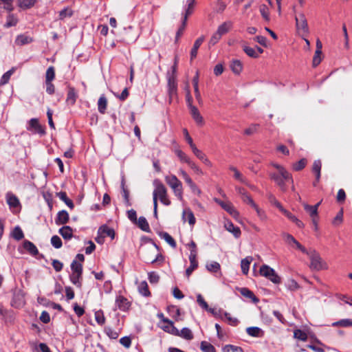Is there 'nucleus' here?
<instances>
[{
    "mask_svg": "<svg viewBox=\"0 0 352 352\" xmlns=\"http://www.w3.org/2000/svg\"><path fill=\"white\" fill-rule=\"evenodd\" d=\"M271 166L276 169V172L270 173V177L273 180L280 188L281 190H286V183H294L292 175L283 166L272 163Z\"/></svg>",
    "mask_w": 352,
    "mask_h": 352,
    "instance_id": "f257e3e1",
    "label": "nucleus"
},
{
    "mask_svg": "<svg viewBox=\"0 0 352 352\" xmlns=\"http://www.w3.org/2000/svg\"><path fill=\"white\" fill-rule=\"evenodd\" d=\"M141 252L142 258L146 263H154L164 261V256L159 253L158 246L155 243L148 247H143Z\"/></svg>",
    "mask_w": 352,
    "mask_h": 352,
    "instance_id": "f03ea898",
    "label": "nucleus"
},
{
    "mask_svg": "<svg viewBox=\"0 0 352 352\" xmlns=\"http://www.w3.org/2000/svg\"><path fill=\"white\" fill-rule=\"evenodd\" d=\"M155 189L153 192V204L157 203V199L165 206H170L171 202L168 197L166 186L159 180L154 181Z\"/></svg>",
    "mask_w": 352,
    "mask_h": 352,
    "instance_id": "7ed1b4c3",
    "label": "nucleus"
},
{
    "mask_svg": "<svg viewBox=\"0 0 352 352\" xmlns=\"http://www.w3.org/2000/svg\"><path fill=\"white\" fill-rule=\"evenodd\" d=\"M309 256L310 259L309 267L311 270L320 271L322 270H327L328 268L327 264L322 260L319 253L315 250H307L306 252H303Z\"/></svg>",
    "mask_w": 352,
    "mask_h": 352,
    "instance_id": "20e7f679",
    "label": "nucleus"
},
{
    "mask_svg": "<svg viewBox=\"0 0 352 352\" xmlns=\"http://www.w3.org/2000/svg\"><path fill=\"white\" fill-rule=\"evenodd\" d=\"M165 182L172 188L175 195L179 200L183 199V188L182 182L174 175H166Z\"/></svg>",
    "mask_w": 352,
    "mask_h": 352,
    "instance_id": "39448f33",
    "label": "nucleus"
},
{
    "mask_svg": "<svg viewBox=\"0 0 352 352\" xmlns=\"http://www.w3.org/2000/svg\"><path fill=\"white\" fill-rule=\"evenodd\" d=\"M296 27L299 34L307 36L309 34V27L304 13L300 12L295 16Z\"/></svg>",
    "mask_w": 352,
    "mask_h": 352,
    "instance_id": "423d86ee",
    "label": "nucleus"
},
{
    "mask_svg": "<svg viewBox=\"0 0 352 352\" xmlns=\"http://www.w3.org/2000/svg\"><path fill=\"white\" fill-rule=\"evenodd\" d=\"M177 82L176 76L168 74V91L170 100L177 96Z\"/></svg>",
    "mask_w": 352,
    "mask_h": 352,
    "instance_id": "0eeeda50",
    "label": "nucleus"
},
{
    "mask_svg": "<svg viewBox=\"0 0 352 352\" xmlns=\"http://www.w3.org/2000/svg\"><path fill=\"white\" fill-rule=\"evenodd\" d=\"M28 130H34V133H38L41 135L45 134V127L40 124L37 118H32L29 121V127H28Z\"/></svg>",
    "mask_w": 352,
    "mask_h": 352,
    "instance_id": "6e6552de",
    "label": "nucleus"
},
{
    "mask_svg": "<svg viewBox=\"0 0 352 352\" xmlns=\"http://www.w3.org/2000/svg\"><path fill=\"white\" fill-rule=\"evenodd\" d=\"M116 305L120 310L125 311L129 309L131 302L123 296H119L116 298Z\"/></svg>",
    "mask_w": 352,
    "mask_h": 352,
    "instance_id": "1a4fd4ad",
    "label": "nucleus"
},
{
    "mask_svg": "<svg viewBox=\"0 0 352 352\" xmlns=\"http://www.w3.org/2000/svg\"><path fill=\"white\" fill-rule=\"evenodd\" d=\"M69 220V213L65 210H60L57 213V216L55 218V223L57 226L65 225L68 223Z\"/></svg>",
    "mask_w": 352,
    "mask_h": 352,
    "instance_id": "9d476101",
    "label": "nucleus"
},
{
    "mask_svg": "<svg viewBox=\"0 0 352 352\" xmlns=\"http://www.w3.org/2000/svg\"><path fill=\"white\" fill-rule=\"evenodd\" d=\"M67 94L66 102L71 105H74L76 101L78 98L77 92L74 87L70 86L69 85L67 86Z\"/></svg>",
    "mask_w": 352,
    "mask_h": 352,
    "instance_id": "9b49d317",
    "label": "nucleus"
},
{
    "mask_svg": "<svg viewBox=\"0 0 352 352\" xmlns=\"http://www.w3.org/2000/svg\"><path fill=\"white\" fill-rule=\"evenodd\" d=\"M189 109L191 116L196 122V123L199 125H203L204 123V118L200 114L198 109L194 105H190V108Z\"/></svg>",
    "mask_w": 352,
    "mask_h": 352,
    "instance_id": "f8f14e48",
    "label": "nucleus"
},
{
    "mask_svg": "<svg viewBox=\"0 0 352 352\" xmlns=\"http://www.w3.org/2000/svg\"><path fill=\"white\" fill-rule=\"evenodd\" d=\"M182 219L184 221H188V223L193 226L196 222V219L194 216L192 211L190 208L185 209L182 213Z\"/></svg>",
    "mask_w": 352,
    "mask_h": 352,
    "instance_id": "ddd939ff",
    "label": "nucleus"
},
{
    "mask_svg": "<svg viewBox=\"0 0 352 352\" xmlns=\"http://www.w3.org/2000/svg\"><path fill=\"white\" fill-rule=\"evenodd\" d=\"M205 40V37L204 36H201L199 37L194 43L193 47L190 51V60H192L194 58H196L197 55L198 49L201 46V45L203 43V42Z\"/></svg>",
    "mask_w": 352,
    "mask_h": 352,
    "instance_id": "4468645a",
    "label": "nucleus"
},
{
    "mask_svg": "<svg viewBox=\"0 0 352 352\" xmlns=\"http://www.w3.org/2000/svg\"><path fill=\"white\" fill-rule=\"evenodd\" d=\"M82 273L80 272H72L69 275L70 281L78 288L82 287Z\"/></svg>",
    "mask_w": 352,
    "mask_h": 352,
    "instance_id": "2eb2a0df",
    "label": "nucleus"
},
{
    "mask_svg": "<svg viewBox=\"0 0 352 352\" xmlns=\"http://www.w3.org/2000/svg\"><path fill=\"white\" fill-rule=\"evenodd\" d=\"M58 233L65 240H69L73 237V230L70 226H64L58 230Z\"/></svg>",
    "mask_w": 352,
    "mask_h": 352,
    "instance_id": "dca6fc26",
    "label": "nucleus"
},
{
    "mask_svg": "<svg viewBox=\"0 0 352 352\" xmlns=\"http://www.w3.org/2000/svg\"><path fill=\"white\" fill-rule=\"evenodd\" d=\"M239 292L243 296L250 299L254 303H257L259 301L254 294L247 287L240 288Z\"/></svg>",
    "mask_w": 352,
    "mask_h": 352,
    "instance_id": "f3484780",
    "label": "nucleus"
},
{
    "mask_svg": "<svg viewBox=\"0 0 352 352\" xmlns=\"http://www.w3.org/2000/svg\"><path fill=\"white\" fill-rule=\"evenodd\" d=\"M284 236L287 243H294L297 249L300 250L302 252H306V248L302 246L298 241H296L292 235L289 234H284Z\"/></svg>",
    "mask_w": 352,
    "mask_h": 352,
    "instance_id": "a211bd4d",
    "label": "nucleus"
},
{
    "mask_svg": "<svg viewBox=\"0 0 352 352\" xmlns=\"http://www.w3.org/2000/svg\"><path fill=\"white\" fill-rule=\"evenodd\" d=\"M322 168L321 161L318 160H315L312 166V171L316 174V182H314V186L316 185V183L319 182L320 178V171Z\"/></svg>",
    "mask_w": 352,
    "mask_h": 352,
    "instance_id": "6ab92c4d",
    "label": "nucleus"
},
{
    "mask_svg": "<svg viewBox=\"0 0 352 352\" xmlns=\"http://www.w3.org/2000/svg\"><path fill=\"white\" fill-rule=\"evenodd\" d=\"M189 260L190 265L186 270V275L187 277H189L192 272L197 268L198 262L197 261V256H195L194 254L189 256Z\"/></svg>",
    "mask_w": 352,
    "mask_h": 352,
    "instance_id": "aec40b11",
    "label": "nucleus"
},
{
    "mask_svg": "<svg viewBox=\"0 0 352 352\" xmlns=\"http://www.w3.org/2000/svg\"><path fill=\"white\" fill-rule=\"evenodd\" d=\"M23 246L32 256H36L38 254V250L36 245L30 241H24Z\"/></svg>",
    "mask_w": 352,
    "mask_h": 352,
    "instance_id": "412c9836",
    "label": "nucleus"
},
{
    "mask_svg": "<svg viewBox=\"0 0 352 352\" xmlns=\"http://www.w3.org/2000/svg\"><path fill=\"white\" fill-rule=\"evenodd\" d=\"M226 229L233 234L236 238H239L241 236V232L239 227L235 226L231 221H228L225 224Z\"/></svg>",
    "mask_w": 352,
    "mask_h": 352,
    "instance_id": "4be33fe9",
    "label": "nucleus"
},
{
    "mask_svg": "<svg viewBox=\"0 0 352 352\" xmlns=\"http://www.w3.org/2000/svg\"><path fill=\"white\" fill-rule=\"evenodd\" d=\"M321 204V201L318 202L314 206H310L307 204H305L303 205L304 209L306 212H307L311 217H318V208L320 204Z\"/></svg>",
    "mask_w": 352,
    "mask_h": 352,
    "instance_id": "5701e85b",
    "label": "nucleus"
},
{
    "mask_svg": "<svg viewBox=\"0 0 352 352\" xmlns=\"http://www.w3.org/2000/svg\"><path fill=\"white\" fill-rule=\"evenodd\" d=\"M232 27V23L231 21H226L218 27L216 32H217L222 36L223 35L228 33Z\"/></svg>",
    "mask_w": 352,
    "mask_h": 352,
    "instance_id": "b1692460",
    "label": "nucleus"
},
{
    "mask_svg": "<svg viewBox=\"0 0 352 352\" xmlns=\"http://www.w3.org/2000/svg\"><path fill=\"white\" fill-rule=\"evenodd\" d=\"M192 83H193L195 94V98L197 100V101L199 102H201V94L199 91V86H198V83H199V73H198V72H196L195 76L193 77Z\"/></svg>",
    "mask_w": 352,
    "mask_h": 352,
    "instance_id": "393cba45",
    "label": "nucleus"
},
{
    "mask_svg": "<svg viewBox=\"0 0 352 352\" xmlns=\"http://www.w3.org/2000/svg\"><path fill=\"white\" fill-rule=\"evenodd\" d=\"M137 224L138 227L143 231L146 232H150L151 229L148 225V223L145 217H140L138 219H137Z\"/></svg>",
    "mask_w": 352,
    "mask_h": 352,
    "instance_id": "a878e982",
    "label": "nucleus"
},
{
    "mask_svg": "<svg viewBox=\"0 0 352 352\" xmlns=\"http://www.w3.org/2000/svg\"><path fill=\"white\" fill-rule=\"evenodd\" d=\"M98 232L101 234H104V236H107L111 237V239H114L115 237V231L113 228L108 227L107 226H102L100 227L98 230Z\"/></svg>",
    "mask_w": 352,
    "mask_h": 352,
    "instance_id": "bb28decb",
    "label": "nucleus"
},
{
    "mask_svg": "<svg viewBox=\"0 0 352 352\" xmlns=\"http://www.w3.org/2000/svg\"><path fill=\"white\" fill-rule=\"evenodd\" d=\"M56 195L62 200L70 209H73L74 208V204L70 199L68 198L67 193L65 192H59L56 194Z\"/></svg>",
    "mask_w": 352,
    "mask_h": 352,
    "instance_id": "cd10ccee",
    "label": "nucleus"
},
{
    "mask_svg": "<svg viewBox=\"0 0 352 352\" xmlns=\"http://www.w3.org/2000/svg\"><path fill=\"white\" fill-rule=\"evenodd\" d=\"M107 107V99L106 98V97L104 95H102L99 98L98 101V111L100 113L104 114L106 111Z\"/></svg>",
    "mask_w": 352,
    "mask_h": 352,
    "instance_id": "c85d7f7f",
    "label": "nucleus"
},
{
    "mask_svg": "<svg viewBox=\"0 0 352 352\" xmlns=\"http://www.w3.org/2000/svg\"><path fill=\"white\" fill-rule=\"evenodd\" d=\"M230 68L235 74H239L243 69L242 63L239 60H232L230 63Z\"/></svg>",
    "mask_w": 352,
    "mask_h": 352,
    "instance_id": "c756f323",
    "label": "nucleus"
},
{
    "mask_svg": "<svg viewBox=\"0 0 352 352\" xmlns=\"http://www.w3.org/2000/svg\"><path fill=\"white\" fill-rule=\"evenodd\" d=\"M160 236L164 239L167 243H168L173 248H175L177 246L176 241L175 239L166 232H162L160 233Z\"/></svg>",
    "mask_w": 352,
    "mask_h": 352,
    "instance_id": "7c9ffc66",
    "label": "nucleus"
},
{
    "mask_svg": "<svg viewBox=\"0 0 352 352\" xmlns=\"http://www.w3.org/2000/svg\"><path fill=\"white\" fill-rule=\"evenodd\" d=\"M247 333L252 337H261L263 336L262 330L257 327H250L246 329Z\"/></svg>",
    "mask_w": 352,
    "mask_h": 352,
    "instance_id": "2f4dec72",
    "label": "nucleus"
},
{
    "mask_svg": "<svg viewBox=\"0 0 352 352\" xmlns=\"http://www.w3.org/2000/svg\"><path fill=\"white\" fill-rule=\"evenodd\" d=\"M252 261V257H246L241 260V271L245 275L248 274V273L250 265Z\"/></svg>",
    "mask_w": 352,
    "mask_h": 352,
    "instance_id": "473e14b6",
    "label": "nucleus"
},
{
    "mask_svg": "<svg viewBox=\"0 0 352 352\" xmlns=\"http://www.w3.org/2000/svg\"><path fill=\"white\" fill-rule=\"evenodd\" d=\"M36 0H17L18 6L23 9H29L34 6Z\"/></svg>",
    "mask_w": 352,
    "mask_h": 352,
    "instance_id": "72a5a7b5",
    "label": "nucleus"
},
{
    "mask_svg": "<svg viewBox=\"0 0 352 352\" xmlns=\"http://www.w3.org/2000/svg\"><path fill=\"white\" fill-rule=\"evenodd\" d=\"M32 41V39L30 36H26L25 34H21L16 37L15 40V43L18 45H23L25 44H28Z\"/></svg>",
    "mask_w": 352,
    "mask_h": 352,
    "instance_id": "f704fd0d",
    "label": "nucleus"
},
{
    "mask_svg": "<svg viewBox=\"0 0 352 352\" xmlns=\"http://www.w3.org/2000/svg\"><path fill=\"white\" fill-rule=\"evenodd\" d=\"M179 337L187 340H191L193 339V334L190 329L184 327L179 331Z\"/></svg>",
    "mask_w": 352,
    "mask_h": 352,
    "instance_id": "c9c22d12",
    "label": "nucleus"
},
{
    "mask_svg": "<svg viewBox=\"0 0 352 352\" xmlns=\"http://www.w3.org/2000/svg\"><path fill=\"white\" fill-rule=\"evenodd\" d=\"M138 290L139 292L144 296L148 297L151 296V292L148 289V286L146 281H142L140 283L138 286Z\"/></svg>",
    "mask_w": 352,
    "mask_h": 352,
    "instance_id": "e433bc0d",
    "label": "nucleus"
},
{
    "mask_svg": "<svg viewBox=\"0 0 352 352\" xmlns=\"http://www.w3.org/2000/svg\"><path fill=\"white\" fill-rule=\"evenodd\" d=\"M307 160L305 158H302L299 161L292 164V168L295 171L302 170L307 165Z\"/></svg>",
    "mask_w": 352,
    "mask_h": 352,
    "instance_id": "4c0bfd02",
    "label": "nucleus"
},
{
    "mask_svg": "<svg viewBox=\"0 0 352 352\" xmlns=\"http://www.w3.org/2000/svg\"><path fill=\"white\" fill-rule=\"evenodd\" d=\"M273 268L264 264L260 267L259 274L261 276L267 278L273 272Z\"/></svg>",
    "mask_w": 352,
    "mask_h": 352,
    "instance_id": "58836bf2",
    "label": "nucleus"
},
{
    "mask_svg": "<svg viewBox=\"0 0 352 352\" xmlns=\"http://www.w3.org/2000/svg\"><path fill=\"white\" fill-rule=\"evenodd\" d=\"M175 153L181 162L186 163L188 164L191 161L190 158L182 150L177 149Z\"/></svg>",
    "mask_w": 352,
    "mask_h": 352,
    "instance_id": "ea45409f",
    "label": "nucleus"
},
{
    "mask_svg": "<svg viewBox=\"0 0 352 352\" xmlns=\"http://www.w3.org/2000/svg\"><path fill=\"white\" fill-rule=\"evenodd\" d=\"M12 236L16 241H20L24 238L23 230L19 226H16L14 228L12 232Z\"/></svg>",
    "mask_w": 352,
    "mask_h": 352,
    "instance_id": "a19ab883",
    "label": "nucleus"
},
{
    "mask_svg": "<svg viewBox=\"0 0 352 352\" xmlns=\"http://www.w3.org/2000/svg\"><path fill=\"white\" fill-rule=\"evenodd\" d=\"M200 349L204 352H216L214 346L206 341H202L201 342Z\"/></svg>",
    "mask_w": 352,
    "mask_h": 352,
    "instance_id": "79ce46f5",
    "label": "nucleus"
},
{
    "mask_svg": "<svg viewBox=\"0 0 352 352\" xmlns=\"http://www.w3.org/2000/svg\"><path fill=\"white\" fill-rule=\"evenodd\" d=\"M259 11L263 19L265 20L266 21H269L270 18V12L267 6L265 4L261 5L259 7Z\"/></svg>",
    "mask_w": 352,
    "mask_h": 352,
    "instance_id": "37998d69",
    "label": "nucleus"
},
{
    "mask_svg": "<svg viewBox=\"0 0 352 352\" xmlns=\"http://www.w3.org/2000/svg\"><path fill=\"white\" fill-rule=\"evenodd\" d=\"M14 72V68L12 67L11 69L6 72L1 77L0 80V86L4 85L7 84L10 78V76Z\"/></svg>",
    "mask_w": 352,
    "mask_h": 352,
    "instance_id": "c03bdc74",
    "label": "nucleus"
},
{
    "mask_svg": "<svg viewBox=\"0 0 352 352\" xmlns=\"http://www.w3.org/2000/svg\"><path fill=\"white\" fill-rule=\"evenodd\" d=\"M18 23V19L14 14H9L7 17L6 22L4 25L6 28L15 26Z\"/></svg>",
    "mask_w": 352,
    "mask_h": 352,
    "instance_id": "a18cd8bd",
    "label": "nucleus"
},
{
    "mask_svg": "<svg viewBox=\"0 0 352 352\" xmlns=\"http://www.w3.org/2000/svg\"><path fill=\"white\" fill-rule=\"evenodd\" d=\"M333 327H348L352 326V320L351 319H342L340 320H338L337 322H335L332 324Z\"/></svg>",
    "mask_w": 352,
    "mask_h": 352,
    "instance_id": "49530a36",
    "label": "nucleus"
},
{
    "mask_svg": "<svg viewBox=\"0 0 352 352\" xmlns=\"http://www.w3.org/2000/svg\"><path fill=\"white\" fill-rule=\"evenodd\" d=\"M187 24L186 16H183L181 26L179 28L176 33L175 40L176 41L182 36Z\"/></svg>",
    "mask_w": 352,
    "mask_h": 352,
    "instance_id": "de8ad7c7",
    "label": "nucleus"
},
{
    "mask_svg": "<svg viewBox=\"0 0 352 352\" xmlns=\"http://www.w3.org/2000/svg\"><path fill=\"white\" fill-rule=\"evenodd\" d=\"M95 320L100 325H103L105 323V317L102 310H98L94 314Z\"/></svg>",
    "mask_w": 352,
    "mask_h": 352,
    "instance_id": "09e8293b",
    "label": "nucleus"
},
{
    "mask_svg": "<svg viewBox=\"0 0 352 352\" xmlns=\"http://www.w3.org/2000/svg\"><path fill=\"white\" fill-rule=\"evenodd\" d=\"M55 78V69L53 66L47 68L45 73V81L52 82Z\"/></svg>",
    "mask_w": 352,
    "mask_h": 352,
    "instance_id": "8fccbe9b",
    "label": "nucleus"
},
{
    "mask_svg": "<svg viewBox=\"0 0 352 352\" xmlns=\"http://www.w3.org/2000/svg\"><path fill=\"white\" fill-rule=\"evenodd\" d=\"M7 202L10 207L15 208L19 205V199L14 195H8Z\"/></svg>",
    "mask_w": 352,
    "mask_h": 352,
    "instance_id": "3c124183",
    "label": "nucleus"
},
{
    "mask_svg": "<svg viewBox=\"0 0 352 352\" xmlns=\"http://www.w3.org/2000/svg\"><path fill=\"white\" fill-rule=\"evenodd\" d=\"M267 197L270 204L274 205L276 208H278L280 210V211L281 210V209L284 208L281 204L276 199V198L273 194L270 192L267 194Z\"/></svg>",
    "mask_w": 352,
    "mask_h": 352,
    "instance_id": "603ef678",
    "label": "nucleus"
},
{
    "mask_svg": "<svg viewBox=\"0 0 352 352\" xmlns=\"http://www.w3.org/2000/svg\"><path fill=\"white\" fill-rule=\"evenodd\" d=\"M188 8L186 10V12L183 16H186V20H188V17L192 14L193 12V9L195 4V0H187Z\"/></svg>",
    "mask_w": 352,
    "mask_h": 352,
    "instance_id": "864d4df0",
    "label": "nucleus"
},
{
    "mask_svg": "<svg viewBox=\"0 0 352 352\" xmlns=\"http://www.w3.org/2000/svg\"><path fill=\"white\" fill-rule=\"evenodd\" d=\"M294 337L302 341H306L308 338L307 333L300 329H296L294 331Z\"/></svg>",
    "mask_w": 352,
    "mask_h": 352,
    "instance_id": "5fc2aeb1",
    "label": "nucleus"
},
{
    "mask_svg": "<svg viewBox=\"0 0 352 352\" xmlns=\"http://www.w3.org/2000/svg\"><path fill=\"white\" fill-rule=\"evenodd\" d=\"M243 50L245 52V54L250 57L254 58H258V53L256 52L254 48L248 46H243Z\"/></svg>",
    "mask_w": 352,
    "mask_h": 352,
    "instance_id": "6e6d98bb",
    "label": "nucleus"
},
{
    "mask_svg": "<svg viewBox=\"0 0 352 352\" xmlns=\"http://www.w3.org/2000/svg\"><path fill=\"white\" fill-rule=\"evenodd\" d=\"M51 243H52V246L56 249L60 248L63 245L61 239L57 235H54L52 236Z\"/></svg>",
    "mask_w": 352,
    "mask_h": 352,
    "instance_id": "4d7b16f0",
    "label": "nucleus"
},
{
    "mask_svg": "<svg viewBox=\"0 0 352 352\" xmlns=\"http://www.w3.org/2000/svg\"><path fill=\"white\" fill-rule=\"evenodd\" d=\"M73 14V12L71 8H65L60 11L59 19L63 20L66 17H70Z\"/></svg>",
    "mask_w": 352,
    "mask_h": 352,
    "instance_id": "13d9d810",
    "label": "nucleus"
},
{
    "mask_svg": "<svg viewBox=\"0 0 352 352\" xmlns=\"http://www.w3.org/2000/svg\"><path fill=\"white\" fill-rule=\"evenodd\" d=\"M230 170L234 172V177L240 181L243 184H246L245 179L243 178L242 174L237 170L236 168L234 166H230Z\"/></svg>",
    "mask_w": 352,
    "mask_h": 352,
    "instance_id": "bf43d9fd",
    "label": "nucleus"
},
{
    "mask_svg": "<svg viewBox=\"0 0 352 352\" xmlns=\"http://www.w3.org/2000/svg\"><path fill=\"white\" fill-rule=\"evenodd\" d=\"M223 352H243V351L239 346L228 344L223 348Z\"/></svg>",
    "mask_w": 352,
    "mask_h": 352,
    "instance_id": "052dcab7",
    "label": "nucleus"
},
{
    "mask_svg": "<svg viewBox=\"0 0 352 352\" xmlns=\"http://www.w3.org/2000/svg\"><path fill=\"white\" fill-rule=\"evenodd\" d=\"M72 272L82 273V265L74 260L71 263Z\"/></svg>",
    "mask_w": 352,
    "mask_h": 352,
    "instance_id": "680f3d73",
    "label": "nucleus"
},
{
    "mask_svg": "<svg viewBox=\"0 0 352 352\" xmlns=\"http://www.w3.org/2000/svg\"><path fill=\"white\" fill-rule=\"evenodd\" d=\"M207 270L210 272H217L220 270V264L217 262H212L206 265Z\"/></svg>",
    "mask_w": 352,
    "mask_h": 352,
    "instance_id": "e2e57ef3",
    "label": "nucleus"
},
{
    "mask_svg": "<svg viewBox=\"0 0 352 352\" xmlns=\"http://www.w3.org/2000/svg\"><path fill=\"white\" fill-rule=\"evenodd\" d=\"M221 36L217 32H215L212 36H211L209 42H208V46L210 47L212 46H214L215 44H217L219 40L221 38Z\"/></svg>",
    "mask_w": 352,
    "mask_h": 352,
    "instance_id": "0e129e2a",
    "label": "nucleus"
},
{
    "mask_svg": "<svg viewBox=\"0 0 352 352\" xmlns=\"http://www.w3.org/2000/svg\"><path fill=\"white\" fill-rule=\"evenodd\" d=\"M252 208L256 211L260 220L265 221L267 219V214L265 212L263 209L260 208L257 204L256 205V207H253Z\"/></svg>",
    "mask_w": 352,
    "mask_h": 352,
    "instance_id": "69168bd1",
    "label": "nucleus"
},
{
    "mask_svg": "<svg viewBox=\"0 0 352 352\" xmlns=\"http://www.w3.org/2000/svg\"><path fill=\"white\" fill-rule=\"evenodd\" d=\"M346 192L343 189H340L338 191L337 196H336V201L339 204H343L346 200Z\"/></svg>",
    "mask_w": 352,
    "mask_h": 352,
    "instance_id": "338daca9",
    "label": "nucleus"
},
{
    "mask_svg": "<svg viewBox=\"0 0 352 352\" xmlns=\"http://www.w3.org/2000/svg\"><path fill=\"white\" fill-rule=\"evenodd\" d=\"M270 281H272L274 284H279L281 282L280 277L277 274L275 270H273V272L267 278Z\"/></svg>",
    "mask_w": 352,
    "mask_h": 352,
    "instance_id": "774afa93",
    "label": "nucleus"
}]
</instances>
